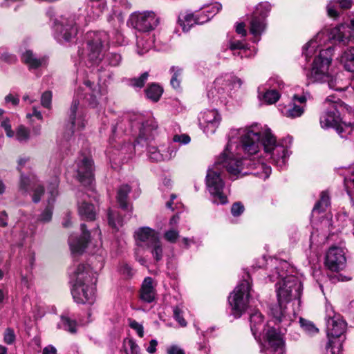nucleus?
Instances as JSON below:
<instances>
[{
  "instance_id": "obj_1",
  "label": "nucleus",
  "mask_w": 354,
  "mask_h": 354,
  "mask_svg": "<svg viewBox=\"0 0 354 354\" xmlns=\"http://www.w3.org/2000/svg\"><path fill=\"white\" fill-rule=\"evenodd\" d=\"M275 270L269 276L271 281L281 279L277 283V295L278 304L271 308V314L275 324H280L277 330L270 326V322L267 324L266 332V341L262 351L265 354H283L284 339L283 331L286 330V327L290 326L295 315L292 310L287 311V308L283 306L293 299H299L301 295L302 285L298 279L293 275H286L284 269L288 263L286 261L279 262Z\"/></svg>"
},
{
  "instance_id": "obj_2",
  "label": "nucleus",
  "mask_w": 354,
  "mask_h": 354,
  "mask_svg": "<svg viewBox=\"0 0 354 354\" xmlns=\"http://www.w3.org/2000/svg\"><path fill=\"white\" fill-rule=\"evenodd\" d=\"M232 138L241 137L243 152L252 156L257 153L261 147L277 165H285L289 156L287 147L277 143L275 136L267 127L253 125L250 127L233 129L230 131Z\"/></svg>"
},
{
  "instance_id": "obj_3",
  "label": "nucleus",
  "mask_w": 354,
  "mask_h": 354,
  "mask_svg": "<svg viewBox=\"0 0 354 354\" xmlns=\"http://www.w3.org/2000/svg\"><path fill=\"white\" fill-rule=\"evenodd\" d=\"M230 140L215 163L207 169L206 177H221L227 171L230 175L236 176L242 174L243 156L242 144L239 145L237 140L241 137L232 138L229 133Z\"/></svg>"
},
{
  "instance_id": "obj_4",
  "label": "nucleus",
  "mask_w": 354,
  "mask_h": 354,
  "mask_svg": "<svg viewBox=\"0 0 354 354\" xmlns=\"http://www.w3.org/2000/svg\"><path fill=\"white\" fill-rule=\"evenodd\" d=\"M333 51V48L330 47L325 50H320L319 54L314 59L311 70L307 76L312 82H327L330 88L342 91V88L337 82V78L328 71L332 60Z\"/></svg>"
},
{
  "instance_id": "obj_5",
  "label": "nucleus",
  "mask_w": 354,
  "mask_h": 354,
  "mask_svg": "<svg viewBox=\"0 0 354 354\" xmlns=\"http://www.w3.org/2000/svg\"><path fill=\"white\" fill-rule=\"evenodd\" d=\"M329 96L326 99L325 103L333 102V104L328 110L325 111L321 115L319 122L322 128H335L337 133L342 138H346L354 129V122H342L339 117V109L343 111L346 109L349 111L350 107L346 104H339L336 101Z\"/></svg>"
},
{
  "instance_id": "obj_6",
  "label": "nucleus",
  "mask_w": 354,
  "mask_h": 354,
  "mask_svg": "<svg viewBox=\"0 0 354 354\" xmlns=\"http://www.w3.org/2000/svg\"><path fill=\"white\" fill-rule=\"evenodd\" d=\"M243 81L230 74L218 77L214 82V88L209 91L208 96L219 101L221 104L227 105L230 97V91L241 88Z\"/></svg>"
},
{
  "instance_id": "obj_7",
  "label": "nucleus",
  "mask_w": 354,
  "mask_h": 354,
  "mask_svg": "<svg viewBox=\"0 0 354 354\" xmlns=\"http://www.w3.org/2000/svg\"><path fill=\"white\" fill-rule=\"evenodd\" d=\"M251 286L248 281H242L230 295L228 301L232 313L236 318L240 317L250 302Z\"/></svg>"
},
{
  "instance_id": "obj_8",
  "label": "nucleus",
  "mask_w": 354,
  "mask_h": 354,
  "mask_svg": "<svg viewBox=\"0 0 354 354\" xmlns=\"http://www.w3.org/2000/svg\"><path fill=\"white\" fill-rule=\"evenodd\" d=\"M86 56L92 64H97L103 57L108 36L104 32H90L86 35Z\"/></svg>"
},
{
  "instance_id": "obj_9",
  "label": "nucleus",
  "mask_w": 354,
  "mask_h": 354,
  "mask_svg": "<svg viewBox=\"0 0 354 354\" xmlns=\"http://www.w3.org/2000/svg\"><path fill=\"white\" fill-rule=\"evenodd\" d=\"M133 27L140 32H150L156 28L159 23L158 18L153 11L134 12L131 15Z\"/></svg>"
},
{
  "instance_id": "obj_10",
  "label": "nucleus",
  "mask_w": 354,
  "mask_h": 354,
  "mask_svg": "<svg viewBox=\"0 0 354 354\" xmlns=\"http://www.w3.org/2000/svg\"><path fill=\"white\" fill-rule=\"evenodd\" d=\"M77 98H74L70 109L68 122L66 128L68 132H66L67 137L69 138L76 131H82L86 126V121L84 118L82 107L80 106V102Z\"/></svg>"
},
{
  "instance_id": "obj_11",
  "label": "nucleus",
  "mask_w": 354,
  "mask_h": 354,
  "mask_svg": "<svg viewBox=\"0 0 354 354\" xmlns=\"http://www.w3.org/2000/svg\"><path fill=\"white\" fill-rule=\"evenodd\" d=\"M71 283H95L96 277L89 265L85 263L74 264L69 270Z\"/></svg>"
},
{
  "instance_id": "obj_12",
  "label": "nucleus",
  "mask_w": 354,
  "mask_h": 354,
  "mask_svg": "<svg viewBox=\"0 0 354 354\" xmlns=\"http://www.w3.org/2000/svg\"><path fill=\"white\" fill-rule=\"evenodd\" d=\"M326 313L328 339H342V335L346 330V323L340 315L334 313L333 310H329L328 307H326Z\"/></svg>"
},
{
  "instance_id": "obj_13",
  "label": "nucleus",
  "mask_w": 354,
  "mask_h": 354,
  "mask_svg": "<svg viewBox=\"0 0 354 354\" xmlns=\"http://www.w3.org/2000/svg\"><path fill=\"white\" fill-rule=\"evenodd\" d=\"M71 294L78 304H92L95 300V283H71Z\"/></svg>"
},
{
  "instance_id": "obj_14",
  "label": "nucleus",
  "mask_w": 354,
  "mask_h": 354,
  "mask_svg": "<svg viewBox=\"0 0 354 354\" xmlns=\"http://www.w3.org/2000/svg\"><path fill=\"white\" fill-rule=\"evenodd\" d=\"M346 259L342 248L331 247L326 256L325 265L331 271L338 272L346 266Z\"/></svg>"
},
{
  "instance_id": "obj_15",
  "label": "nucleus",
  "mask_w": 354,
  "mask_h": 354,
  "mask_svg": "<svg viewBox=\"0 0 354 354\" xmlns=\"http://www.w3.org/2000/svg\"><path fill=\"white\" fill-rule=\"evenodd\" d=\"M199 125L207 135L213 134L221 122V116L215 109L205 110L198 116Z\"/></svg>"
},
{
  "instance_id": "obj_16",
  "label": "nucleus",
  "mask_w": 354,
  "mask_h": 354,
  "mask_svg": "<svg viewBox=\"0 0 354 354\" xmlns=\"http://www.w3.org/2000/svg\"><path fill=\"white\" fill-rule=\"evenodd\" d=\"M56 31L58 32V39L70 41L77 32L75 17L74 16L68 18L62 17L56 25Z\"/></svg>"
},
{
  "instance_id": "obj_17",
  "label": "nucleus",
  "mask_w": 354,
  "mask_h": 354,
  "mask_svg": "<svg viewBox=\"0 0 354 354\" xmlns=\"http://www.w3.org/2000/svg\"><path fill=\"white\" fill-rule=\"evenodd\" d=\"M207 189L213 197V203L224 205L227 203V196L223 193L225 183L222 178H206Z\"/></svg>"
},
{
  "instance_id": "obj_18",
  "label": "nucleus",
  "mask_w": 354,
  "mask_h": 354,
  "mask_svg": "<svg viewBox=\"0 0 354 354\" xmlns=\"http://www.w3.org/2000/svg\"><path fill=\"white\" fill-rule=\"evenodd\" d=\"M82 234L80 236L71 235L68 243L73 254H82L87 247L90 240V233L84 224L81 225Z\"/></svg>"
},
{
  "instance_id": "obj_19",
  "label": "nucleus",
  "mask_w": 354,
  "mask_h": 354,
  "mask_svg": "<svg viewBox=\"0 0 354 354\" xmlns=\"http://www.w3.org/2000/svg\"><path fill=\"white\" fill-rule=\"evenodd\" d=\"M306 97L295 95L292 102L285 108L283 115L290 118L300 117L304 112Z\"/></svg>"
},
{
  "instance_id": "obj_20",
  "label": "nucleus",
  "mask_w": 354,
  "mask_h": 354,
  "mask_svg": "<svg viewBox=\"0 0 354 354\" xmlns=\"http://www.w3.org/2000/svg\"><path fill=\"white\" fill-rule=\"evenodd\" d=\"M330 38L346 46L354 40V33L349 26L341 24L331 30Z\"/></svg>"
},
{
  "instance_id": "obj_21",
  "label": "nucleus",
  "mask_w": 354,
  "mask_h": 354,
  "mask_svg": "<svg viewBox=\"0 0 354 354\" xmlns=\"http://www.w3.org/2000/svg\"><path fill=\"white\" fill-rule=\"evenodd\" d=\"M135 237L140 245L147 248L159 238L158 232L148 227L138 229L135 232Z\"/></svg>"
},
{
  "instance_id": "obj_22",
  "label": "nucleus",
  "mask_w": 354,
  "mask_h": 354,
  "mask_svg": "<svg viewBox=\"0 0 354 354\" xmlns=\"http://www.w3.org/2000/svg\"><path fill=\"white\" fill-rule=\"evenodd\" d=\"M221 8V6L218 3L212 4L205 8V10L201 12L196 18H194V15H189L185 17V21L188 24H203L208 21L214 15H216Z\"/></svg>"
},
{
  "instance_id": "obj_23",
  "label": "nucleus",
  "mask_w": 354,
  "mask_h": 354,
  "mask_svg": "<svg viewBox=\"0 0 354 354\" xmlns=\"http://www.w3.org/2000/svg\"><path fill=\"white\" fill-rule=\"evenodd\" d=\"M57 182L55 180V183H52V187L48 192V205L39 216L38 221L41 223H48L51 220L53 216V203L55 201V197L57 195Z\"/></svg>"
},
{
  "instance_id": "obj_24",
  "label": "nucleus",
  "mask_w": 354,
  "mask_h": 354,
  "mask_svg": "<svg viewBox=\"0 0 354 354\" xmlns=\"http://www.w3.org/2000/svg\"><path fill=\"white\" fill-rule=\"evenodd\" d=\"M21 59L29 68H38L46 65V57H37L31 50H26L21 55Z\"/></svg>"
},
{
  "instance_id": "obj_25",
  "label": "nucleus",
  "mask_w": 354,
  "mask_h": 354,
  "mask_svg": "<svg viewBox=\"0 0 354 354\" xmlns=\"http://www.w3.org/2000/svg\"><path fill=\"white\" fill-rule=\"evenodd\" d=\"M157 127L158 124L154 118H150L146 120L142 123L138 140L142 139L147 140L149 139L153 136ZM138 142H139V141H138Z\"/></svg>"
},
{
  "instance_id": "obj_26",
  "label": "nucleus",
  "mask_w": 354,
  "mask_h": 354,
  "mask_svg": "<svg viewBox=\"0 0 354 354\" xmlns=\"http://www.w3.org/2000/svg\"><path fill=\"white\" fill-rule=\"evenodd\" d=\"M77 172L79 177H93L95 176V166L92 158H83L78 163Z\"/></svg>"
},
{
  "instance_id": "obj_27",
  "label": "nucleus",
  "mask_w": 354,
  "mask_h": 354,
  "mask_svg": "<svg viewBox=\"0 0 354 354\" xmlns=\"http://www.w3.org/2000/svg\"><path fill=\"white\" fill-rule=\"evenodd\" d=\"M140 298L147 303H151L153 301L155 290L152 278L146 277L144 279L140 290Z\"/></svg>"
},
{
  "instance_id": "obj_28",
  "label": "nucleus",
  "mask_w": 354,
  "mask_h": 354,
  "mask_svg": "<svg viewBox=\"0 0 354 354\" xmlns=\"http://www.w3.org/2000/svg\"><path fill=\"white\" fill-rule=\"evenodd\" d=\"M250 328L253 335L256 337L262 329H264L263 317L259 310H254L250 316Z\"/></svg>"
},
{
  "instance_id": "obj_29",
  "label": "nucleus",
  "mask_w": 354,
  "mask_h": 354,
  "mask_svg": "<svg viewBox=\"0 0 354 354\" xmlns=\"http://www.w3.org/2000/svg\"><path fill=\"white\" fill-rule=\"evenodd\" d=\"M352 6L351 0H333L327 5V12L329 17L336 18L339 16L337 8L348 9Z\"/></svg>"
},
{
  "instance_id": "obj_30",
  "label": "nucleus",
  "mask_w": 354,
  "mask_h": 354,
  "mask_svg": "<svg viewBox=\"0 0 354 354\" xmlns=\"http://www.w3.org/2000/svg\"><path fill=\"white\" fill-rule=\"evenodd\" d=\"M78 211L80 216L87 221H93L95 218L96 210L93 205L83 201L79 203Z\"/></svg>"
},
{
  "instance_id": "obj_31",
  "label": "nucleus",
  "mask_w": 354,
  "mask_h": 354,
  "mask_svg": "<svg viewBox=\"0 0 354 354\" xmlns=\"http://www.w3.org/2000/svg\"><path fill=\"white\" fill-rule=\"evenodd\" d=\"M266 28L265 19L259 18V16L252 15L250 21V32L254 37L261 35Z\"/></svg>"
},
{
  "instance_id": "obj_32",
  "label": "nucleus",
  "mask_w": 354,
  "mask_h": 354,
  "mask_svg": "<svg viewBox=\"0 0 354 354\" xmlns=\"http://www.w3.org/2000/svg\"><path fill=\"white\" fill-rule=\"evenodd\" d=\"M324 37V33L319 32L315 38L309 41L304 47L303 53L306 58L311 57L317 50L319 46L322 44V39Z\"/></svg>"
},
{
  "instance_id": "obj_33",
  "label": "nucleus",
  "mask_w": 354,
  "mask_h": 354,
  "mask_svg": "<svg viewBox=\"0 0 354 354\" xmlns=\"http://www.w3.org/2000/svg\"><path fill=\"white\" fill-rule=\"evenodd\" d=\"M259 99L267 104H272L277 102L280 98V94L275 90H267L265 93L258 89Z\"/></svg>"
},
{
  "instance_id": "obj_34",
  "label": "nucleus",
  "mask_w": 354,
  "mask_h": 354,
  "mask_svg": "<svg viewBox=\"0 0 354 354\" xmlns=\"http://www.w3.org/2000/svg\"><path fill=\"white\" fill-rule=\"evenodd\" d=\"M344 68L351 72H354V47L345 50L340 58Z\"/></svg>"
},
{
  "instance_id": "obj_35",
  "label": "nucleus",
  "mask_w": 354,
  "mask_h": 354,
  "mask_svg": "<svg viewBox=\"0 0 354 354\" xmlns=\"http://www.w3.org/2000/svg\"><path fill=\"white\" fill-rule=\"evenodd\" d=\"M130 191L131 187L128 185H123L118 189L117 200L120 207L123 209H128L127 196Z\"/></svg>"
},
{
  "instance_id": "obj_36",
  "label": "nucleus",
  "mask_w": 354,
  "mask_h": 354,
  "mask_svg": "<svg viewBox=\"0 0 354 354\" xmlns=\"http://www.w3.org/2000/svg\"><path fill=\"white\" fill-rule=\"evenodd\" d=\"M344 339H328L326 346V354H342Z\"/></svg>"
},
{
  "instance_id": "obj_37",
  "label": "nucleus",
  "mask_w": 354,
  "mask_h": 354,
  "mask_svg": "<svg viewBox=\"0 0 354 354\" xmlns=\"http://www.w3.org/2000/svg\"><path fill=\"white\" fill-rule=\"evenodd\" d=\"M85 85L88 88L89 91L91 92V101L89 102V104L92 107H95L98 104L97 99L100 96L99 86L97 85H94L93 82L88 80L85 82Z\"/></svg>"
},
{
  "instance_id": "obj_38",
  "label": "nucleus",
  "mask_w": 354,
  "mask_h": 354,
  "mask_svg": "<svg viewBox=\"0 0 354 354\" xmlns=\"http://www.w3.org/2000/svg\"><path fill=\"white\" fill-rule=\"evenodd\" d=\"M162 91V88L156 84H151L145 90L147 97L153 102H157L160 99Z\"/></svg>"
},
{
  "instance_id": "obj_39",
  "label": "nucleus",
  "mask_w": 354,
  "mask_h": 354,
  "mask_svg": "<svg viewBox=\"0 0 354 354\" xmlns=\"http://www.w3.org/2000/svg\"><path fill=\"white\" fill-rule=\"evenodd\" d=\"M147 248L150 250L153 257L156 261H159L162 259L163 256V250L161 241L158 238Z\"/></svg>"
},
{
  "instance_id": "obj_40",
  "label": "nucleus",
  "mask_w": 354,
  "mask_h": 354,
  "mask_svg": "<svg viewBox=\"0 0 354 354\" xmlns=\"http://www.w3.org/2000/svg\"><path fill=\"white\" fill-rule=\"evenodd\" d=\"M330 205V196L326 191L321 193L319 201L315 204L313 211V212H320L324 211Z\"/></svg>"
},
{
  "instance_id": "obj_41",
  "label": "nucleus",
  "mask_w": 354,
  "mask_h": 354,
  "mask_svg": "<svg viewBox=\"0 0 354 354\" xmlns=\"http://www.w3.org/2000/svg\"><path fill=\"white\" fill-rule=\"evenodd\" d=\"M15 138L19 142H27L30 138V131L24 125H19L16 129Z\"/></svg>"
},
{
  "instance_id": "obj_42",
  "label": "nucleus",
  "mask_w": 354,
  "mask_h": 354,
  "mask_svg": "<svg viewBox=\"0 0 354 354\" xmlns=\"http://www.w3.org/2000/svg\"><path fill=\"white\" fill-rule=\"evenodd\" d=\"M170 71L173 73L171 78L170 84L175 88H179L180 86L181 77L183 69L178 66H172Z\"/></svg>"
},
{
  "instance_id": "obj_43",
  "label": "nucleus",
  "mask_w": 354,
  "mask_h": 354,
  "mask_svg": "<svg viewBox=\"0 0 354 354\" xmlns=\"http://www.w3.org/2000/svg\"><path fill=\"white\" fill-rule=\"evenodd\" d=\"M108 221L109 225L117 230L122 227L124 223L123 219L120 217L119 214L112 210L109 211Z\"/></svg>"
},
{
  "instance_id": "obj_44",
  "label": "nucleus",
  "mask_w": 354,
  "mask_h": 354,
  "mask_svg": "<svg viewBox=\"0 0 354 354\" xmlns=\"http://www.w3.org/2000/svg\"><path fill=\"white\" fill-rule=\"evenodd\" d=\"M76 322L71 319L68 317L62 316L61 317L60 323L58 324L59 328H62L71 333H76Z\"/></svg>"
},
{
  "instance_id": "obj_45",
  "label": "nucleus",
  "mask_w": 354,
  "mask_h": 354,
  "mask_svg": "<svg viewBox=\"0 0 354 354\" xmlns=\"http://www.w3.org/2000/svg\"><path fill=\"white\" fill-rule=\"evenodd\" d=\"M270 10L271 5L268 2H261L256 6L252 15L259 16V18L266 19Z\"/></svg>"
},
{
  "instance_id": "obj_46",
  "label": "nucleus",
  "mask_w": 354,
  "mask_h": 354,
  "mask_svg": "<svg viewBox=\"0 0 354 354\" xmlns=\"http://www.w3.org/2000/svg\"><path fill=\"white\" fill-rule=\"evenodd\" d=\"M160 150L162 156V161H166L174 158L178 149L175 146L170 143L167 147L162 146L160 147Z\"/></svg>"
},
{
  "instance_id": "obj_47",
  "label": "nucleus",
  "mask_w": 354,
  "mask_h": 354,
  "mask_svg": "<svg viewBox=\"0 0 354 354\" xmlns=\"http://www.w3.org/2000/svg\"><path fill=\"white\" fill-rule=\"evenodd\" d=\"M299 323L301 327L310 335H313L318 332V329L315 327V326L308 320L300 318Z\"/></svg>"
},
{
  "instance_id": "obj_48",
  "label": "nucleus",
  "mask_w": 354,
  "mask_h": 354,
  "mask_svg": "<svg viewBox=\"0 0 354 354\" xmlns=\"http://www.w3.org/2000/svg\"><path fill=\"white\" fill-rule=\"evenodd\" d=\"M174 317L181 326H186L187 322L183 317V306H176L173 308Z\"/></svg>"
},
{
  "instance_id": "obj_49",
  "label": "nucleus",
  "mask_w": 354,
  "mask_h": 354,
  "mask_svg": "<svg viewBox=\"0 0 354 354\" xmlns=\"http://www.w3.org/2000/svg\"><path fill=\"white\" fill-rule=\"evenodd\" d=\"M124 344L127 354H140L139 346L133 339H129Z\"/></svg>"
},
{
  "instance_id": "obj_50",
  "label": "nucleus",
  "mask_w": 354,
  "mask_h": 354,
  "mask_svg": "<svg viewBox=\"0 0 354 354\" xmlns=\"http://www.w3.org/2000/svg\"><path fill=\"white\" fill-rule=\"evenodd\" d=\"M149 158L156 162L162 161V156L160 148L156 147H149L148 149Z\"/></svg>"
},
{
  "instance_id": "obj_51",
  "label": "nucleus",
  "mask_w": 354,
  "mask_h": 354,
  "mask_svg": "<svg viewBox=\"0 0 354 354\" xmlns=\"http://www.w3.org/2000/svg\"><path fill=\"white\" fill-rule=\"evenodd\" d=\"M149 75L148 73H144L138 78H133L130 80V84L134 88H142L144 86Z\"/></svg>"
},
{
  "instance_id": "obj_52",
  "label": "nucleus",
  "mask_w": 354,
  "mask_h": 354,
  "mask_svg": "<svg viewBox=\"0 0 354 354\" xmlns=\"http://www.w3.org/2000/svg\"><path fill=\"white\" fill-rule=\"evenodd\" d=\"M28 187H30L31 189L33 192L32 194V201L34 203H38L40 201L41 196L44 194V188L40 185H34L30 186L28 185Z\"/></svg>"
},
{
  "instance_id": "obj_53",
  "label": "nucleus",
  "mask_w": 354,
  "mask_h": 354,
  "mask_svg": "<svg viewBox=\"0 0 354 354\" xmlns=\"http://www.w3.org/2000/svg\"><path fill=\"white\" fill-rule=\"evenodd\" d=\"M129 326L134 330L140 337L144 336V327L143 326L133 319L129 320Z\"/></svg>"
},
{
  "instance_id": "obj_54",
  "label": "nucleus",
  "mask_w": 354,
  "mask_h": 354,
  "mask_svg": "<svg viewBox=\"0 0 354 354\" xmlns=\"http://www.w3.org/2000/svg\"><path fill=\"white\" fill-rule=\"evenodd\" d=\"M179 237V232L176 230H169L165 232L164 238L168 242L174 243Z\"/></svg>"
},
{
  "instance_id": "obj_55",
  "label": "nucleus",
  "mask_w": 354,
  "mask_h": 354,
  "mask_svg": "<svg viewBox=\"0 0 354 354\" xmlns=\"http://www.w3.org/2000/svg\"><path fill=\"white\" fill-rule=\"evenodd\" d=\"M107 62L111 66H118L122 59L120 55L115 53H109L106 57Z\"/></svg>"
},
{
  "instance_id": "obj_56",
  "label": "nucleus",
  "mask_w": 354,
  "mask_h": 354,
  "mask_svg": "<svg viewBox=\"0 0 354 354\" xmlns=\"http://www.w3.org/2000/svg\"><path fill=\"white\" fill-rule=\"evenodd\" d=\"M3 341L7 344H12L15 341V334L12 329L8 328L3 335Z\"/></svg>"
},
{
  "instance_id": "obj_57",
  "label": "nucleus",
  "mask_w": 354,
  "mask_h": 354,
  "mask_svg": "<svg viewBox=\"0 0 354 354\" xmlns=\"http://www.w3.org/2000/svg\"><path fill=\"white\" fill-rule=\"evenodd\" d=\"M52 93L50 91H46L41 95V105L47 109L51 106Z\"/></svg>"
},
{
  "instance_id": "obj_58",
  "label": "nucleus",
  "mask_w": 354,
  "mask_h": 354,
  "mask_svg": "<svg viewBox=\"0 0 354 354\" xmlns=\"http://www.w3.org/2000/svg\"><path fill=\"white\" fill-rule=\"evenodd\" d=\"M2 128L4 129L6 136L8 138H13L15 136V132L12 130L11 124L10 120L8 118H5L1 124Z\"/></svg>"
},
{
  "instance_id": "obj_59",
  "label": "nucleus",
  "mask_w": 354,
  "mask_h": 354,
  "mask_svg": "<svg viewBox=\"0 0 354 354\" xmlns=\"http://www.w3.org/2000/svg\"><path fill=\"white\" fill-rule=\"evenodd\" d=\"M120 272L126 278H130L133 275V271L131 267L127 263H122L120 266Z\"/></svg>"
},
{
  "instance_id": "obj_60",
  "label": "nucleus",
  "mask_w": 354,
  "mask_h": 354,
  "mask_svg": "<svg viewBox=\"0 0 354 354\" xmlns=\"http://www.w3.org/2000/svg\"><path fill=\"white\" fill-rule=\"evenodd\" d=\"M173 141L174 142H179L182 145H187L190 142L191 138L187 134H176L173 137Z\"/></svg>"
},
{
  "instance_id": "obj_61",
  "label": "nucleus",
  "mask_w": 354,
  "mask_h": 354,
  "mask_svg": "<svg viewBox=\"0 0 354 354\" xmlns=\"http://www.w3.org/2000/svg\"><path fill=\"white\" fill-rule=\"evenodd\" d=\"M243 211L244 207L239 202L234 203L231 208V212L234 216H238L241 215Z\"/></svg>"
},
{
  "instance_id": "obj_62",
  "label": "nucleus",
  "mask_w": 354,
  "mask_h": 354,
  "mask_svg": "<svg viewBox=\"0 0 354 354\" xmlns=\"http://www.w3.org/2000/svg\"><path fill=\"white\" fill-rule=\"evenodd\" d=\"M137 46L138 48H140L141 46L142 47V50H138V54L142 55L149 50L151 45L148 42H145L142 39H138V41H137Z\"/></svg>"
},
{
  "instance_id": "obj_63",
  "label": "nucleus",
  "mask_w": 354,
  "mask_h": 354,
  "mask_svg": "<svg viewBox=\"0 0 354 354\" xmlns=\"http://www.w3.org/2000/svg\"><path fill=\"white\" fill-rule=\"evenodd\" d=\"M245 47V44L242 41L234 40L230 43V48L231 50L235 49H244Z\"/></svg>"
},
{
  "instance_id": "obj_64",
  "label": "nucleus",
  "mask_w": 354,
  "mask_h": 354,
  "mask_svg": "<svg viewBox=\"0 0 354 354\" xmlns=\"http://www.w3.org/2000/svg\"><path fill=\"white\" fill-rule=\"evenodd\" d=\"M168 354H185L184 351L178 346H171L167 349Z\"/></svg>"
}]
</instances>
